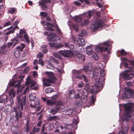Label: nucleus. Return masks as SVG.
<instances>
[{
    "label": "nucleus",
    "instance_id": "nucleus-53",
    "mask_svg": "<svg viewBox=\"0 0 134 134\" xmlns=\"http://www.w3.org/2000/svg\"><path fill=\"white\" fill-rule=\"evenodd\" d=\"M17 82L16 81H14L12 82H11L9 84V85L10 86H14L15 85V83Z\"/></svg>",
    "mask_w": 134,
    "mask_h": 134
},
{
    "label": "nucleus",
    "instance_id": "nucleus-28",
    "mask_svg": "<svg viewBox=\"0 0 134 134\" xmlns=\"http://www.w3.org/2000/svg\"><path fill=\"white\" fill-rule=\"evenodd\" d=\"M40 129V128L39 127H37L35 126L32 129L33 133H34L35 132H38L39 131Z\"/></svg>",
    "mask_w": 134,
    "mask_h": 134
},
{
    "label": "nucleus",
    "instance_id": "nucleus-63",
    "mask_svg": "<svg viewBox=\"0 0 134 134\" xmlns=\"http://www.w3.org/2000/svg\"><path fill=\"white\" fill-rule=\"evenodd\" d=\"M16 49L20 50L21 52L22 51L23 49L20 46H18L16 47Z\"/></svg>",
    "mask_w": 134,
    "mask_h": 134
},
{
    "label": "nucleus",
    "instance_id": "nucleus-31",
    "mask_svg": "<svg viewBox=\"0 0 134 134\" xmlns=\"http://www.w3.org/2000/svg\"><path fill=\"white\" fill-rule=\"evenodd\" d=\"M24 37L25 40L26 42L28 44L30 43V41L28 35L26 34H25L24 36Z\"/></svg>",
    "mask_w": 134,
    "mask_h": 134
},
{
    "label": "nucleus",
    "instance_id": "nucleus-26",
    "mask_svg": "<svg viewBox=\"0 0 134 134\" xmlns=\"http://www.w3.org/2000/svg\"><path fill=\"white\" fill-rule=\"evenodd\" d=\"M55 102L52 100L48 99L47 101V103L48 105H52L55 104Z\"/></svg>",
    "mask_w": 134,
    "mask_h": 134
},
{
    "label": "nucleus",
    "instance_id": "nucleus-35",
    "mask_svg": "<svg viewBox=\"0 0 134 134\" xmlns=\"http://www.w3.org/2000/svg\"><path fill=\"white\" fill-rule=\"evenodd\" d=\"M44 54L41 52H39L36 55V57L37 58H41L43 57Z\"/></svg>",
    "mask_w": 134,
    "mask_h": 134
},
{
    "label": "nucleus",
    "instance_id": "nucleus-7",
    "mask_svg": "<svg viewBox=\"0 0 134 134\" xmlns=\"http://www.w3.org/2000/svg\"><path fill=\"white\" fill-rule=\"evenodd\" d=\"M132 70V68L130 67V69L124 71L122 73V75L124 79L125 80H130L132 79L131 77L130 76L129 73Z\"/></svg>",
    "mask_w": 134,
    "mask_h": 134
},
{
    "label": "nucleus",
    "instance_id": "nucleus-42",
    "mask_svg": "<svg viewBox=\"0 0 134 134\" xmlns=\"http://www.w3.org/2000/svg\"><path fill=\"white\" fill-rule=\"evenodd\" d=\"M58 53L64 56H65L67 55L66 53L62 50H60L58 52Z\"/></svg>",
    "mask_w": 134,
    "mask_h": 134
},
{
    "label": "nucleus",
    "instance_id": "nucleus-51",
    "mask_svg": "<svg viewBox=\"0 0 134 134\" xmlns=\"http://www.w3.org/2000/svg\"><path fill=\"white\" fill-rule=\"evenodd\" d=\"M93 57L94 59L96 60H98L99 59V57L98 55L96 53L93 54Z\"/></svg>",
    "mask_w": 134,
    "mask_h": 134
},
{
    "label": "nucleus",
    "instance_id": "nucleus-41",
    "mask_svg": "<svg viewBox=\"0 0 134 134\" xmlns=\"http://www.w3.org/2000/svg\"><path fill=\"white\" fill-rule=\"evenodd\" d=\"M29 98L30 100L32 102L35 99V97L32 95H29Z\"/></svg>",
    "mask_w": 134,
    "mask_h": 134
},
{
    "label": "nucleus",
    "instance_id": "nucleus-19",
    "mask_svg": "<svg viewBox=\"0 0 134 134\" xmlns=\"http://www.w3.org/2000/svg\"><path fill=\"white\" fill-rule=\"evenodd\" d=\"M131 115L129 113L126 112V114L122 116V117L124 118V120L127 121H129L131 117Z\"/></svg>",
    "mask_w": 134,
    "mask_h": 134
},
{
    "label": "nucleus",
    "instance_id": "nucleus-5",
    "mask_svg": "<svg viewBox=\"0 0 134 134\" xmlns=\"http://www.w3.org/2000/svg\"><path fill=\"white\" fill-rule=\"evenodd\" d=\"M104 23V21L101 19H96L94 22L92 23V28H93V31H95L99 29V28L102 25H103Z\"/></svg>",
    "mask_w": 134,
    "mask_h": 134
},
{
    "label": "nucleus",
    "instance_id": "nucleus-13",
    "mask_svg": "<svg viewBox=\"0 0 134 134\" xmlns=\"http://www.w3.org/2000/svg\"><path fill=\"white\" fill-rule=\"evenodd\" d=\"M40 105L39 101L38 100H37L36 101H34L32 102L30 104V106L32 108H36L39 107Z\"/></svg>",
    "mask_w": 134,
    "mask_h": 134
},
{
    "label": "nucleus",
    "instance_id": "nucleus-25",
    "mask_svg": "<svg viewBox=\"0 0 134 134\" xmlns=\"http://www.w3.org/2000/svg\"><path fill=\"white\" fill-rule=\"evenodd\" d=\"M54 91V90L51 88H48L46 89L45 92L46 93H51Z\"/></svg>",
    "mask_w": 134,
    "mask_h": 134
},
{
    "label": "nucleus",
    "instance_id": "nucleus-15",
    "mask_svg": "<svg viewBox=\"0 0 134 134\" xmlns=\"http://www.w3.org/2000/svg\"><path fill=\"white\" fill-rule=\"evenodd\" d=\"M75 55L79 60H81L82 61H84L85 60V57L84 55H82L81 54L77 52H75Z\"/></svg>",
    "mask_w": 134,
    "mask_h": 134
},
{
    "label": "nucleus",
    "instance_id": "nucleus-60",
    "mask_svg": "<svg viewBox=\"0 0 134 134\" xmlns=\"http://www.w3.org/2000/svg\"><path fill=\"white\" fill-rule=\"evenodd\" d=\"M96 1L98 7L100 8H101L102 7V5L100 4L101 2H99V1L98 0H96Z\"/></svg>",
    "mask_w": 134,
    "mask_h": 134
},
{
    "label": "nucleus",
    "instance_id": "nucleus-30",
    "mask_svg": "<svg viewBox=\"0 0 134 134\" xmlns=\"http://www.w3.org/2000/svg\"><path fill=\"white\" fill-rule=\"evenodd\" d=\"M82 20V18L80 16H77L75 17V20L76 21L81 22Z\"/></svg>",
    "mask_w": 134,
    "mask_h": 134
},
{
    "label": "nucleus",
    "instance_id": "nucleus-36",
    "mask_svg": "<svg viewBox=\"0 0 134 134\" xmlns=\"http://www.w3.org/2000/svg\"><path fill=\"white\" fill-rule=\"evenodd\" d=\"M40 14L41 16L44 17H46L48 15V14L46 12H40Z\"/></svg>",
    "mask_w": 134,
    "mask_h": 134
},
{
    "label": "nucleus",
    "instance_id": "nucleus-17",
    "mask_svg": "<svg viewBox=\"0 0 134 134\" xmlns=\"http://www.w3.org/2000/svg\"><path fill=\"white\" fill-rule=\"evenodd\" d=\"M127 93L131 96H132L134 98V91H133L132 89H128L127 91L125 92V94Z\"/></svg>",
    "mask_w": 134,
    "mask_h": 134
},
{
    "label": "nucleus",
    "instance_id": "nucleus-44",
    "mask_svg": "<svg viewBox=\"0 0 134 134\" xmlns=\"http://www.w3.org/2000/svg\"><path fill=\"white\" fill-rule=\"evenodd\" d=\"M123 64L124 65V67L126 68H129L130 69V68L131 67H129L128 66L129 64L126 61H125L123 62Z\"/></svg>",
    "mask_w": 134,
    "mask_h": 134
},
{
    "label": "nucleus",
    "instance_id": "nucleus-20",
    "mask_svg": "<svg viewBox=\"0 0 134 134\" xmlns=\"http://www.w3.org/2000/svg\"><path fill=\"white\" fill-rule=\"evenodd\" d=\"M86 53L89 55H91L93 52L91 47L89 46L86 47Z\"/></svg>",
    "mask_w": 134,
    "mask_h": 134
},
{
    "label": "nucleus",
    "instance_id": "nucleus-27",
    "mask_svg": "<svg viewBox=\"0 0 134 134\" xmlns=\"http://www.w3.org/2000/svg\"><path fill=\"white\" fill-rule=\"evenodd\" d=\"M67 126L66 127L67 128L71 130H72L73 129V130H75L77 128V126L76 128H75L74 129V126L72 124L67 125Z\"/></svg>",
    "mask_w": 134,
    "mask_h": 134
},
{
    "label": "nucleus",
    "instance_id": "nucleus-29",
    "mask_svg": "<svg viewBox=\"0 0 134 134\" xmlns=\"http://www.w3.org/2000/svg\"><path fill=\"white\" fill-rule=\"evenodd\" d=\"M82 97L80 100H81L82 103H86L87 101V97L86 96H83H83Z\"/></svg>",
    "mask_w": 134,
    "mask_h": 134
},
{
    "label": "nucleus",
    "instance_id": "nucleus-45",
    "mask_svg": "<svg viewBox=\"0 0 134 134\" xmlns=\"http://www.w3.org/2000/svg\"><path fill=\"white\" fill-rule=\"evenodd\" d=\"M38 63L39 64L41 65L42 66H43L44 65V62L43 60L41 59H39L38 60Z\"/></svg>",
    "mask_w": 134,
    "mask_h": 134
},
{
    "label": "nucleus",
    "instance_id": "nucleus-55",
    "mask_svg": "<svg viewBox=\"0 0 134 134\" xmlns=\"http://www.w3.org/2000/svg\"><path fill=\"white\" fill-rule=\"evenodd\" d=\"M21 30H20V31H19V34L18 35H17V36L18 37H19L20 38H22L23 37V34L21 33Z\"/></svg>",
    "mask_w": 134,
    "mask_h": 134
},
{
    "label": "nucleus",
    "instance_id": "nucleus-9",
    "mask_svg": "<svg viewBox=\"0 0 134 134\" xmlns=\"http://www.w3.org/2000/svg\"><path fill=\"white\" fill-rule=\"evenodd\" d=\"M51 2L50 0H42L39 2V4L40 6H41V8L43 10H47L48 6L46 4V3H50Z\"/></svg>",
    "mask_w": 134,
    "mask_h": 134
},
{
    "label": "nucleus",
    "instance_id": "nucleus-46",
    "mask_svg": "<svg viewBox=\"0 0 134 134\" xmlns=\"http://www.w3.org/2000/svg\"><path fill=\"white\" fill-rule=\"evenodd\" d=\"M82 95V94L81 93H78L76 94V95H75V99H77L80 98L81 96Z\"/></svg>",
    "mask_w": 134,
    "mask_h": 134
},
{
    "label": "nucleus",
    "instance_id": "nucleus-58",
    "mask_svg": "<svg viewBox=\"0 0 134 134\" xmlns=\"http://www.w3.org/2000/svg\"><path fill=\"white\" fill-rule=\"evenodd\" d=\"M32 75L34 77H35L36 76H38V74L36 71H33V72Z\"/></svg>",
    "mask_w": 134,
    "mask_h": 134
},
{
    "label": "nucleus",
    "instance_id": "nucleus-59",
    "mask_svg": "<svg viewBox=\"0 0 134 134\" xmlns=\"http://www.w3.org/2000/svg\"><path fill=\"white\" fill-rule=\"evenodd\" d=\"M52 60H53L52 62L53 63H56V64L59 63V62H58V60H57V59H55V58H52Z\"/></svg>",
    "mask_w": 134,
    "mask_h": 134
},
{
    "label": "nucleus",
    "instance_id": "nucleus-18",
    "mask_svg": "<svg viewBox=\"0 0 134 134\" xmlns=\"http://www.w3.org/2000/svg\"><path fill=\"white\" fill-rule=\"evenodd\" d=\"M125 124V126L124 124V122H123V125H124V127H125V128L126 131L125 132L124 131H119V133H118V134H125V133H126L127 132V130L129 129V127L128 126V124H127V122H126Z\"/></svg>",
    "mask_w": 134,
    "mask_h": 134
},
{
    "label": "nucleus",
    "instance_id": "nucleus-23",
    "mask_svg": "<svg viewBox=\"0 0 134 134\" xmlns=\"http://www.w3.org/2000/svg\"><path fill=\"white\" fill-rule=\"evenodd\" d=\"M58 118V116H51L49 117L48 120L49 121H54L57 119Z\"/></svg>",
    "mask_w": 134,
    "mask_h": 134
},
{
    "label": "nucleus",
    "instance_id": "nucleus-11",
    "mask_svg": "<svg viewBox=\"0 0 134 134\" xmlns=\"http://www.w3.org/2000/svg\"><path fill=\"white\" fill-rule=\"evenodd\" d=\"M133 108L132 104H127L124 106V108L126 113L127 112L130 113V112H131V110Z\"/></svg>",
    "mask_w": 134,
    "mask_h": 134
},
{
    "label": "nucleus",
    "instance_id": "nucleus-57",
    "mask_svg": "<svg viewBox=\"0 0 134 134\" xmlns=\"http://www.w3.org/2000/svg\"><path fill=\"white\" fill-rule=\"evenodd\" d=\"M72 28L76 31H77L78 30V28L77 26L75 25H73L72 26Z\"/></svg>",
    "mask_w": 134,
    "mask_h": 134
},
{
    "label": "nucleus",
    "instance_id": "nucleus-4",
    "mask_svg": "<svg viewBox=\"0 0 134 134\" xmlns=\"http://www.w3.org/2000/svg\"><path fill=\"white\" fill-rule=\"evenodd\" d=\"M110 44H108L106 42H104L101 47L99 46H96L95 48V50L97 51L102 53L104 50V48L102 47L104 46V52L107 51L108 54H110V51L109 50V47Z\"/></svg>",
    "mask_w": 134,
    "mask_h": 134
},
{
    "label": "nucleus",
    "instance_id": "nucleus-24",
    "mask_svg": "<svg viewBox=\"0 0 134 134\" xmlns=\"http://www.w3.org/2000/svg\"><path fill=\"white\" fill-rule=\"evenodd\" d=\"M14 55L16 58H18L20 56L21 54L19 50H16L14 52Z\"/></svg>",
    "mask_w": 134,
    "mask_h": 134
},
{
    "label": "nucleus",
    "instance_id": "nucleus-50",
    "mask_svg": "<svg viewBox=\"0 0 134 134\" xmlns=\"http://www.w3.org/2000/svg\"><path fill=\"white\" fill-rule=\"evenodd\" d=\"M52 33L51 32H49L48 31H45L43 32V34L45 35H48V36H51Z\"/></svg>",
    "mask_w": 134,
    "mask_h": 134
},
{
    "label": "nucleus",
    "instance_id": "nucleus-6",
    "mask_svg": "<svg viewBox=\"0 0 134 134\" xmlns=\"http://www.w3.org/2000/svg\"><path fill=\"white\" fill-rule=\"evenodd\" d=\"M15 27L11 26L5 29L4 31L5 33L4 35H8L11 34H13L15 29H19V27L17 25H15Z\"/></svg>",
    "mask_w": 134,
    "mask_h": 134
},
{
    "label": "nucleus",
    "instance_id": "nucleus-56",
    "mask_svg": "<svg viewBox=\"0 0 134 134\" xmlns=\"http://www.w3.org/2000/svg\"><path fill=\"white\" fill-rule=\"evenodd\" d=\"M21 30H20V31H19V34L18 35H17V36L18 37H19L20 38H22L23 37V34L21 33Z\"/></svg>",
    "mask_w": 134,
    "mask_h": 134
},
{
    "label": "nucleus",
    "instance_id": "nucleus-49",
    "mask_svg": "<svg viewBox=\"0 0 134 134\" xmlns=\"http://www.w3.org/2000/svg\"><path fill=\"white\" fill-rule=\"evenodd\" d=\"M11 22L10 21H9L5 23L3 26V27H5L6 26H8L10 25H11Z\"/></svg>",
    "mask_w": 134,
    "mask_h": 134
},
{
    "label": "nucleus",
    "instance_id": "nucleus-47",
    "mask_svg": "<svg viewBox=\"0 0 134 134\" xmlns=\"http://www.w3.org/2000/svg\"><path fill=\"white\" fill-rule=\"evenodd\" d=\"M22 79H20L19 80L18 82V83L15 85V87H19L20 86V84L21 83L22 81Z\"/></svg>",
    "mask_w": 134,
    "mask_h": 134
},
{
    "label": "nucleus",
    "instance_id": "nucleus-3",
    "mask_svg": "<svg viewBox=\"0 0 134 134\" xmlns=\"http://www.w3.org/2000/svg\"><path fill=\"white\" fill-rule=\"evenodd\" d=\"M46 74L48 75V78H44L43 79V85L45 86H50L51 84L48 83H53L57 80V79L52 72H47Z\"/></svg>",
    "mask_w": 134,
    "mask_h": 134
},
{
    "label": "nucleus",
    "instance_id": "nucleus-12",
    "mask_svg": "<svg viewBox=\"0 0 134 134\" xmlns=\"http://www.w3.org/2000/svg\"><path fill=\"white\" fill-rule=\"evenodd\" d=\"M47 38L49 41L55 42H57L60 39L59 38L58 36L56 35H52L51 36H48Z\"/></svg>",
    "mask_w": 134,
    "mask_h": 134
},
{
    "label": "nucleus",
    "instance_id": "nucleus-40",
    "mask_svg": "<svg viewBox=\"0 0 134 134\" xmlns=\"http://www.w3.org/2000/svg\"><path fill=\"white\" fill-rule=\"evenodd\" d=\"M28 122V121H27L26 123V131L27 132H29L30 130V128L29 126Z\"/></svg>",
    "mask_w": 134,
    "mask_h": 134
},
{
    "label": "nucleus",
    "instance_id": "nucleus-16",
    "mask_svg": "<svg viewBox=\"0 0 134 134\" xmlns=\"http://www.w3.org/2000/svg\"><path fill=\"white\" fill-rule=\"evenodd\" d=\"M62 105V103L58 102L57 104V105L55 106L54 110L56 111L57 113H58L59 111L60 110V106Z\"/></svg>",
    "mask_w": 134,
    "mask_h": 134
},
{
    "label": "nucleus",
    "instance_id": "nucleus-38",
    "mask_svg": "<svg viewBox=\"0 0 134 134\" xmlns=\"http://www.w3.org/2000/svg\"><path fill=\"white\" fill-rule=\"evenodd\" d=\"M81 77L82 79H80V80H82L83 79L85 82H88V80L86 76L82 74L81 76Z\"/></svg>",
    "mask_w": 134,
    "mask_h": 134
},
{
    "label": "nucleus",
    "instance_id": "nucleus-21",
    "mask_svg": "<svg viewBox=\"0 0 134 134\" xmlns=\"http://www.w3.org/2000/svg\"><path fill=\"white\" fill-rule=\"evenodd\" d=\"M78 42L80 46H84L85 45V40L83 38H82L79 40L78 41Z\"/></svg>",
    "mask_w": 134,
    "mask_h": 134
},
{
    "label": "nucleus",
    "instance_id": "nucleus-14",
    "mask_svg": "<svg viewBox=\"0 0 134 134\" xmlns=\"http://www.w3.org/2000/svg\"><path fill=\"white\" fill-rule=\"evenodd\" d=\"M15 92L14 89H12L10 90L9 93V96L11 97L10 98V101H13V98L15 97Z\"/></svg>",
    "mask_w": 134,
    "mask_h": 134
},
{
    "label": "nucleus",
    "instance_id": "nucleus-48",
    "mask_svg": "<svg viewBox=\"0 0 134 134\" xmlns=\"http://www.w3.org/2000/svg\"><path fill=\"white\" fill-rule=\"evenodd\" d=\"M7 97H2L0 98V103H1L5 102Z\"/></svg>",
    "mask_w": 134,
    "mask_h": 134
},
{
    "label": "nucleus",
    "instance_id": "nucleus-64",
    "mask_svg": "<svg viewBox=\"0 0 134 134\" xmlns=\"http://www.w3.org/2000/svg\"><path fill=\"white\" fill-rule=\"evenodd\" d=\"M88 15L87 17L88 19H90L91 17V14H92V12H88Z\"/></svg>",
    "mask_w": 134,
    "mask_h": 134
},
{
    "label": "nucleus",
    "instance_id": "nucleus-62",
    "mask_svg": "<svg viewBox=\"0 0 134 134\" xmlns=\"http://www.w3.org/2000/svg\"><path fill=\"white\" fill-rule=\"evenodd\" d=\"M71 98H73L74 97H75V93L73 90H72V94H71Z\"/></svg>",
    "mask_w": 134,
    "mask_h": 134
},
{
    "label": "nucleus",
    "instance_id": "nucleus-43",
    "mask_svg": "<svg viewBox=\"0 0 134 134\" xmlns=\"http://www.w3.org/2000/svg\"><path fill=\"white\" fill-rule=\"evenodd\" d=\"M120 53L121 56L125 55L127 54V53L123 49L121 50Z\"/></svg>",
    "mask_w": 134,
    "mask_h": 134
},
{
    "label": "nucleus",
    "instance_id": "nucleus-22",
    "mask_svg": "<svg viewBox=\"0 0 134 134\" xmlns=\"http://www.w3.org/2000/svg\"><path fill=\"white\" fill-rule=\"evenodd\" d=\"M12 41L13 43L14 44V46L18 43L19 40L18 38L16 37L12 39Z\"/></svg>",
    "mask_w": 134,
    "mask_h": 134
},
{
    "label": "nucleus",
    "instance_id": "nucleus-54",
    "mask_svg": "<svg viewBox=\"0 0 134 134\" xmlns=\"http://www.w3.org/2000/svg\"><path fill=\"white\" fill-rule=\"evenodd\" d=\"M88 23L89 21L88 20H85L84 21L83 23L82 24V26H83L88 24Z\"/></svg>",
    "mask_w": 134,
    "mask_h": 134
},
{
    "label": "nucleus",
    "instance_id": "nucleus-2",
    "mask_svg": "<svg viewBox=\"0 0 134 134\" xmlns=\"http://www.w3.org/2000/svg\"><path fill=\"white\" fill-rule=\"evenodd\" d=\"M100 75L102 78L99 77L98 81L94 84V86H91L90 87L91 92L92 93L96 94L98 91V89L100 87L99 85H101L104 83V78L103 77L105 75V73L103 70L100 71Z\"/></svg>",
    "mask_w": 134,
    "mask_h": 134
},
{
    "label": "nucleus",
    "instance_id": "nucleus-39",
    "mask_svg": "<svg viewBox=\"0 0 134 134\" xmlns=\"http://www.w3.org/2000/svg\"><path fill=\"white\" fill-rule=\"evenodd\" d=\"M98 75V73L96 72L95 71H94L93 72V77L95 79H96Z\"/></svg>",
    "mask_w": 134,
    "mask_h": 134
},
{
    "label": "nucleus",
    "instance_id": "nucleus-32",
    "mask_svg": "<svg viewBox=\"0 0 134 134\" xmlns=\"http://www.w3.org/2000/svg\"><path fill=\"white\" fill-rule=\"evenodd\" d=\"M44 30H48L50 31H54V29L52 27L49 26L45 27L44 28Z\"/></svg>",
    "mask_w": 134,
    "mask_h": 134
},
{
    "label": "nucleus",
    "instance_id": "nucleus-1",
    "mask_svg": "<svg viewBox=\"0 0 134 134\" xmlns=\"http://www.w3.org/2000/svg\"><path fill=\"white\" fill-rule=\"evenodd\" d=\"M28 90V88H25L23 92V95L19 94L17 96V103L16 106L13 107V110L15 113L16 119L17 120H19V118H21L22 117V111L26 103V96L25 94Z\"/></svg>",
    "mask_w": 134,
    "mask_h": 134
},
{
    "label": "nucleus",
    "instance_id": "nucleus-37",
    "mask_svg": "<svg viewBox=\"0 0 134 134\" xmlns=\"http://www.w3.org/2000/svg\"><path fill=\"white\" fill-rule=\"evenodd\" d=\"M82 103L81 100H80V99L77 100L76 103V105L77 106L79 107H80Z\"/></svg>",
    "mask_w": 134,
    "mask_h": 134
},
{
    "label": "nucleus",
    "instance_id": "nucleus-34",
    "mask_svg": "<svg viewBox=\"0 0 134 134\" xmlns=\"http://www.w3.org/2000/svg\"><path fill=\"white\" fill-rule=\"evenodd\" d=\"M74 111V109H71L67 110L66 112V113L67 115H70L72 114Z\"/></svg>",
    "mask_w": 134,
    "mask_h": 134
},
{
    "label": "nucleus",
    "instance_id": "nucleus-52",
    "mask_svg": "<svg viewBox=\"0 0 134 134\" xmlns=\"http://www.w3.org/2000/svg\"><path fill=\"white\" fill-rule=\"evenodd\" d=\"M50 113L52 115H54L57 113L55 110L53 108L51 109Z\"/></svg>",
    "mask_w": 134,
    "mask_h": 134
},
{
    "label": "nucleus",
    "instance_id": "nucleus-8",
    "mask_svg": "<svg viewBox=\"0 0 134 134\" xmlns=\"http://www.w3.org/2000/svg\"><path fill=\"white\" fill-rule=\"evenodd\" d=\"M64 46L69 48L71 50H72L74 48L73 45L70 42L65 43ZM63 47H64V46L62 44H59L56 45L55 47L56 49H59Z\"/></svg>",
    "mask_w": 134,
    "mask_h": 134
},
{
    "label": "nucleus",
    "instance_id": "nucleus-61",
    "mask_svg": "<svg viewBox=\"0 0 134 134\" xmlns=\"http://www.w3.org/2000/svg\"><path fill=\"white\" fill-rule=\"evenodd\" d=\"M42 51L44 54H46L47 53V52H48V50L47 48H46L42 49Z\"/></svg>",
    "mask_w": 134,
    "mask_h": 134
},
{
    "label": "nucleus",
    "instance_id": "nucleus-33",
    "mask_svg": "<svg viewBox=\"0 0 134 134\" xmlns=\"http://www.w3.org/2000/svg\"><path fill=\"white\" fill-rule=\"evenodd\" d=\"M16 9L14 8H10L8 10V13L10 14H13L15 12Z\"/></svg>",
    "mask_w": 134,
    "mask_h": 134
},
{
    "label": "nucleus",
    "instance_id": "nucleus-10",
    "mask_svg": "<svg viewBox=\"0 0 134 134\" xmlns=\"http://www.w3.org/2000/svg\"><path fill=\"white\" fill-rule=\"evenodd\" d=\"M82 70V69L79 70H72L73 73L77 79H82L81 76L82 75L81 74Z\"/></svg>",
    "mask_w": 134,
    "mask_h": 134
}]
</instances>
